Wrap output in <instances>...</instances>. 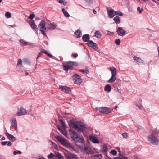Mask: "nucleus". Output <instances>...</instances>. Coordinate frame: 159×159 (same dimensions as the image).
I'll return each instance as SVG.
<instances>
[{"instance_id": "obj_1", "label": "nucleus", "mask_w": 159, "mask_h": 159, "mask_svg": "<svg viewBox=\"0 0 159 159\" xmlns=\"http://www.w3.org/2000/svg\"><path fill=\"white\" fill-rule=\"evenodd\" d=\"M68 122L70 127L79 132H83L86 129V127L84 124L80 122L75 121V120H69Z\"/></svg>"}, {"instance_id": "obj_2", "label": "nucleus", "mask_w": 159, "mask_h": 159, "mask_svg": "<svg viewBox=\"0 0 159 159\" xmlns=\"http://www.w3.org/2000/svg\"><path fill=\"white\" fill-rule=\"evenodd\" d=\"M69 134L70 137L74 141L76 142H81L83 141L82 138L75 131L70 130Z\"/></svg>"}, {"instance_id": "obj_3", "label": "nucleus", "mask_w": 159, "mask_h": 159, "mask_svg": "<svg viewBox=\"0 0 159 159\" xmlns=\"http://www.w3.org/2000/svg\"><path fill=\"white\" fill-rule=\"evenodd\" d=\"M148 141L150 142L153 145H157L159 143L158 140L157 138L152 134L148 136L147 138Z\"/></svg>"}, {"instance_id": "obj_4", "label": "nucleus", "mask_w": 159, "mask_h": 159, "mask_svg": "<svg viewBox=\"0 0 159 159\" xmlns=\"http://www.w3.org/2000/svg\"><path fill=\"white\" fill-rule=\"evenodd\" d=\"M66 63L67 64H63L62 65L64 70L66 71H67L69 69H71L75 63L74 62L71 61L66 62Z\"/></svg>"}, {"instance_id": "obj_5", "label": "nucleus", "mask_w": 159, "mask_h": 159, "mask_svg": "<svg viewBox=\"0 0 159 159\" xmlns=\"http://www.w3.org/2000/svg\"><path fill=\"white\" fill-rule=\"evenodd\" d=\"M57 139L58 141L62 145H67V146H70L72 148H73V145L70 143H67V141L65 139L59 136L57 137Z\"/></svg>"}, {"instance_id": "obj_6", "label": "nucleus", "mask_w": 159, "mask_h": 159, "mask_svg": "<svg viewBox=\"0 0 159 159\" xmlns=\"http://www.w3.org/2000/svg\"><path fill=\"white\" fill-rule=\"evenodd\" d=\"M73 79L75 83L77 84H80L82 83L81 77L77 74H75L73 75Z\"/></svg>"}, {"instance_id": "obj_7", "label": "nucleus", "mask_w": 159, "mask_h": 159, "mask_svg": "<svg viewBox=\"0 0 159 159\" xmlns=\"http://www.w3.org/2000/svg\"><path fill=\"white\" fill-rule=\"evenodd\" d=\"M27 113L26 110L23 107H21L19 109L16 113L17 116L25 115Z\"/></svg>"}, {"instance_id": "obj_8", "label": "nucleus", "mask_w": 159, "mask_h": 159, "mask_svg": "<svg viewBox=\"0 0 159 159\" xmlns=\"http://www.w3.org/2000/svg\"><path fill=\"white\" fill-rule=\"evenodd\" d=\"M99 111L103 113L107 114L111 112V110L107 107H101L98 109Z\"/></svg>"}, {"instance_id": "obj_9", "label": "nucleus", "mask_w": 159, "mask_h": 159, "mask_svg": "<svg viewBox=\"0 0 159 159\" xmlns=\"http://www.w3.org/2000/svg\"><path fill=\"white\" fill-rule=\"evenodd\" d=\"M46 23L45 21L43 20H42L40 23L38 25V26L39 29L40 31L46 30Z\"/></svg>"}, {"instance_id": "obj_10", "label": "nucleus", "mask_w": 159, "mask_h": 159, "mask_svg": "<svg viewBox=\"0 0 159 159\" xmlns=\"http://www.w3.org/2000/svg\"><path fill=\"white\" fill-rule=\"evenodd\" d=\"M66 156L67 159H79L76 155L69 152L66 153Z\"/></svg>"}, {"instance_id": "obj_11", "label": "nucleus", "mask_w": 159, "mask_h": 159, "mask_svg": "<svg viewBox=\"0 0 159 159\" xmlns=\"http://www.w3.org/2000/svg\"><path fill=\"white\" fill-rule=\"evenodd\" d=\"M59 89L61 90L63 92L67 93H70L71 92L70 88L66 86L60 85Z\"/></svg>"}, {"instance_id": "obj_12", "label": "nucleus", "mask_w": 159, "mask_h": 159, "mask_svg": "<svg viewBox=\"0 0 159 159\" xmlns=\"http://www.w3.org/2000/svg\"><path fill=\"white\" fill-rule=\"evenodd\" d=\"M88 45L92 48L93 49L97 50L98 49V47L97 44L92 41L89 40L87 43Z\"/></svg>"}, {"instance_id": "obj_13", "label": "nucleus", "mask_w": 159, "mask_h": 159, "mask_svg": "<svg viewBox=\"0 0 159 159\" xmlns=\"http://www.w3.org/2000/svg\"><path fill=\"white\" fill-rule=\"evenodd\" d=\"M108 17L110 18H112L116 15V11L113 9L107 10Z\"/></svg>"}, {"instance_id": "obj_14", "label": "nucleus", "mask_w": 159, "mask_h": 159, "mask_svg": "<svg viewBox=\"0 0 159 159\" xmlns=\"http://www.w3.org/2000/svg\"><path fill=\"white\" fill-rule=\"evenodd\" d=\"M117 32L118 34L120 36H123L125 34V31L122 27H118Z\"/></svg>"}, {"instance_id": "obj_15", "label": "nucleus", "mask_w": 159, "mask_h": 159, "mask_svg": "<svg viewBox=\"0 0 159 159\" xmlns=\"http://www.w3.org/2000/svg\"><path fill=\"white\" fill-rule=\"evenodd\" d=\"M29 23L32 29L34 30L35 31H37L38 29L36 25L33 20H29Z\"/></svg>"}, {"instance_id": "obj_16", "label": "nucleus", "mask_w": 159, "mask_h": 159, "mask_svg": "<svg viewBox=\"0 0 159 159\" xmlns=\"http://www.w3.org/2000/svg\"><path fill=\"white\" fill-rule=\"evenodd\" d=\"M57 25V24L54 23H50L48 24V28L50 30H53L56 29Z\"/></svg>"}, {"instance_id": "obj_17", "label": "nucleus", "mask_w": 159, "mask_h": 159, "mask_svg": "<svg viewBox=\"0 0 159 159\" xmlns=\"http://www.w3.org/2000/svg\"><path fill=\"white\" fill-rule=\"evenodd\" d=\"M5 134L10 140L12 141H14L16 140V138L12 135L8 133H6Z\"/></svg>"}, {"instance_id": "obj_18", "label": "nucleus", "mask_w": 159, "mask_h": 159, "mask_svg": "<svg viewBox=\"0 0 159 159\" xmlns=\"http://www.w3.org/2000/svg\"><path fill=\"white\" fill-rule=\"evenodd\" d=\"M111 72L112 75H116L117 74L116 69L113 67H110L109 68Z\"/></svg>"}, {"instance_id": "obj_19", "label": "nucleus", "mask_w": 159, "mask_h": 159, "mask_svg": "<svg viewBox=\"0 0 159 159\" xmlns=\"http://www.w3.org/2000/svg\"><path fill=\"white\" fill-rule=\"evenodd\" d=\"M89 137V139L93 143H99V141L96 137L93 136H90Z\"/></svg>"}, {"instance_id": "obj_20", "label": "nucleus", "mask_w": 159, "mask_h": 159, "mask_svg": "<svg viewBox=\"0 0 159 159\" xmlns=\"http://www.w3.org/2000/svg\"><path fill=\"white\" fill-rule=\"evenodd\" d=\"M84 152L87 154H89L91 153L92 151L90 148L87 147V146H85L84 148Z\"/></svg>"}, {"instance_id": "obj_21", "label": "nucleus", "mask_w": 159, "mask_h": 159, "mask_svg": "<svg viewBox=\"0 0 159 159\" xmlns=\"http://www.w3.org/2000/svg\"><path fill=\"white\" fill-rule=\"evenodd\" d=\"M71 115L70 114H62V118H66V119H72L71 117Z\"/></svg>"}, {"instance_id": "obj_22", "label": "nucleus", "mask_w": 159, "mask_h": 159, "mask_svg": "<svg viewBox=\"0 0 159 159\" xmlns=\"http://www.w3.org/2000/svg\"><path fill=\"white\" fill-rule=\"evenodd\" d=\"M133 59L134 60L140 63H143L144 62V61L142 60L141 58L136 56H134L133 57Z\"/></svg>"}, {"instance_id": "obj_23", "label": "nucleus", "mask_w": 159, "mask_h": 159, "mask_svg": "<svg viewBox=\"0 0 159 159\" xmlns=\"http://www.w3.org/2000/svg\"><path fill=\"white\" fill-rule=\"evenodd\" d=\"M116 80V76L112 75L111 77L107 81V82L109 83H112L114 82Z\"/></svg>"}, {"instance_id": "obj_24", "label": "nucleus", "mask_w": 159, "mask_h": 159, "mask_svg": "<svg viewBox=\"0 0 159 159\" xmlns=\"http://www.w3.org/2000/svg\"><path fill=\"white\" fill-rule=\"evenodd\" d=\"M111 90V87L109 85H107L105 86L104 88V90L105 91L110 92Z\"/></svg>"}, {"instance_id": "obj_25", "label": "nucleus", "mask_w": 159, "mask_h": 159, "mask_svg": "<svg viewBox=\"0 0 159 159\" xmlns=\"http://www.w3.org/2000/svg\"><path fill=\"white\" fill-rule=\"evenodd\" d=\"M103 152L105 154H107V152L108 150V148L106 145H104L102 146Z\"/></svg>"}, {"instance_id": "obj_26", "label": "nucleus", "mask_w": 159, "mask_h": 159, "mask_svg": "<svg viewBox=\"0 0 159 159\" xmlns=\"http://www.w3.org/2000/svg\"><path fill=\"white\" fill-rule=\"evenodd\" d=\"M83 40L84 42L88 41L89 40V38L88 34H85L83 35L82 37Z\"/></svg>"}, {"instance_id": "obj_27", "label": "nucleus", "mask_w": 159, "mask_h": 159, "mask_svg": "<svg viewBox=\"0 0 159 159\" xmlns=\"http://www.w3.org/2000/svg\"><path fill=\"white\" fill-rule=\"evenodd\" d=\"M120 18L118 16H116L113 18L114 21L117 24L120 23Z\"/></svg>"}, {"instance_id": "obj_28", "label": "nucleus", "mask_w": 159, "mask_h": 159, "mask_svg": "<svg viewBox=\"0 0 159 159\" xmlns=\"http://www.w3.org/2000/svg\"><path fill=\"white\" fill-rule=\"evenodd\" d=\"M75 34L77 38L80 37L82 35L81 32L80 30L78 29L75 32Z\"/></svg>"}, {"instance_id": "obj_29", "label": "nucleus", "mask_w": 159, "mask_h": 159, "mask_svg": "<svg viewBox=\"0 0 159 159\" xmlns=\"http://www.w3.org/2000/svg\"><path fill=\"white\" fill-rule=\"evenodd\" d=\"M62 11L63 12L64 15L67 17H69L70 15L66 11H65V9L64 8L62 9Z\"/></svg>"}, {"instance_id": "obj_30", "label": "nucleus", "mask_w": 159, "mask_h": 159, "mask_svg": "<svg viewBox=\"0 0 159 159\" xmlns=\"http://www.w3.org/2000/svg\"><path fill=\"white\" fill-rule=\"evenodd\" d=\"M59 123L61 125L63 129H65L66 127V125L65 124L63 120H59Z\"/></svg>"}, {"instance_id": "obj_31", "label": "nucleus", "mask_w": 159, "mask_h": 159, "mask_svg": "<svg viewBox=\"0 0 159 159\" xmlns=\"http://www.w3.org/2000/svg\"><path fill=\"white\" fill-rule=\"evenodd\" d=\"M11 122L13 126L15 127L16 128L17 127V122L16 120H11Z\"/></svg>"}, {"instance_id": "obj_32", "label": "nucleus", "mask_w": 159, "mask_h": 159, "mask_svg": "<svg viewBox=\"0 0 159 159\" xmlns=\"http://www.w3.org/2000/svg\"><path fill=\"white\" fill-rule=\"evenodd\" d=\"M56 154V159H63L61 155L59 153H57Z\"/></svg>"}, {"instance_id": "obj_33", "label": "nucleus", "mask_w": 159, "mask_h": 159, "mask_svg": "<svg viewBox=\"0 0 159 159\" xmlns=\"http://www.w3.org/2000/svg\"><path fill=\"white\" fill-rule=\"evenodd\" d=\"M19 41L20 43L21 44V45L24 46H26L27 45V43L23 39H20Z\"/></svg>"}, {"instance_id": "obj_34", "label": "nucleus", "mask_w": 159, "mask_h": 159, "mask_svg": "<svg viewBox=\"0 0 159 159\" xmlns=\"http://www.w3.org/2000/svg\"><path fill=\"white\" fill-rule=\"evenodd\" d=\"M95 36L97 38H100L101 36V34L99 31H97L95 32Z\"/></svg>"}, {"instance_id": "obj_35", "label": "nucleus", "mask_w": 159, "mask_h": 159, "mask_svg": "<svg viewBox=\"0 0 159 159\" xmlns=\"http://www.w3.org/2000/svg\"><path fill=\"white\" fill-rule=\"evenodd\" d=\"M22 60L21 59H19L17 61V65L20 67H23V66L22 64Z\"/></svg>"}, {"instance_id": "obj_36", "label": "nucleus", "mask_w": 159, "mask_h": 159, "mask_svg": "<svg viewBox=\"0 0 159 159\" xmlns=\"http://www.w3.org/2000/svg\"><path fill=\"white\" fill-rule=\"evenodd\" d=\"M59 2L61 4H62L63 5L65 6L66 5L67 2L64 0H59Z\"/></svg>"}, {"instance_id": "obj_37", "label": "nucleus", "mask_w": 159, "mask_h": 159, "mask_svg": "<svg viewBox=\"0 0 159 159\" xmlns=\"http://www.w3.org/2000/svg\"><path fill=\"white\" fill-rule=\"evenodd\" d=\"M60 132L63 135L67 137V133L66 131L63 130H60Z\"/></svg>"}, {"instance_id": "obj_38", "label": "nucleus", "mask_w": 159, "mask_h": 159, "mask_svg": "<svg viewBox=\"0 0 159 159\" xmlns=\"http://www.w3.org/2000/svg\"><path fill=\"white\" fill-rule=\"evenodd\" d=\"M23 62L26 64H28L29 65H30V60L26 58H25L23 59Z\"/></svg>"}, {"instance_id": "obj_39", "label": "nucleus", "mask_w": 159, "mask_h": 159, "mask_svg": "<svg viewBox=\"0 0 159 159\" xmlns=\"http://www.w3.org/2000/svg\"><path fill=\"white\" fill-rule=\"evenodd\" d=\"M5 16L7 18H9L11 16V15L9 12H6L5 14Z\"/></svg>"}, {"instance_id": "obj_40", "label": "nucleus", "mask_w": 159, "mask_h": 159, "mask_svg": "<svg viewBox=\"0 0 159 159\" xmlns=\"http://www.w3.org/2000/svg\"><path fill=\"white\" fill-rule=\"evenodd\" d=\"M116 15L120 16H123V14L120 11H116Z\"/></svg>"}, {"instance_id": "obj_41", "label": "nucleus", "mask_w": 159, "mask_h": 159, "mask_svg": "<svg viewBox=\"0 0 159 159\" xmlns=\"http://www.w3.org/2000/svg\"><path fill=\"white\" fill-rule=\"evenodd\" d=\"M110 153L113 155H115L117 154V151L115 150H112L110 152Z\"/></svg>"}, {"instance_id": "obj_42", "label": "nucleus", "mask_w": 159, "mask_h": 159, "mask_svg": "<svg viewBox=\"0 0 159 159\" xmlns=\"http://www.w3.org/2000/svg\"><path fill=\"white\" fill-rule=\"evenodd\" d=\"M55 156V155L53 154L52 153H51L49 155H48V157L50 159H52Z\"/></svg>"}, {"instance_id": "obj_43", "label": "nucleus", "mask_w": 159, "mask_h": 159, "mask_svg": "<svg viewBox=\"0 0 159 159\" xmlns=\"http://www.w3.org/2000/svg\"><path fill=\"white\" fill-rule=\"evenodd\" d=\"M122 135L124 138H127L128 137V134L126 132L123 133Z\"/></svg>"}, {"instance_id": "obj_44", "label": "nucleus", "mask_w": 159, "mask_h": 159, "mask_svg": "<svg viewBox=\"0 0 159 159\" xmlns=\"http://www.w3.org/2000/svg\"><path fill=\"white\" fill-rule=\"evenodd\" d=\"M35 16L34 14H30L29 15L28 18L29 19L32 20L35 17Z\"/></svg>"}, {"instance_id": "obj_45", "label": "nucleus", "mask_w": 159, "mask_h": 159, "mask_svg": "<svg viewBox=\"0 0 159 159\" xmlns=\"http://www.w3.org/2000/svg\"><path fill=\"white\" fill-rule=\"evenodd\" d=\"M120 40L119 39H116L115 40V43L117 45H119L120 44Z\"/></svg>"}, {"instance_id": "obj_46", "label": "nucleus", "mask_w": 159, "mask_h": 159, "mask_svg": "<svg viewBox=\"0 0 159 159\" xmlns=\"http://www.w3.org/2000/svg\"><path fill=\"white\" fill-rule=\"evenodd\" d=\"M136 106L138 107V108L140 110L142 109L143 108V106L141 104L139 105L138 104H136Z\"/></svg>"}, {"instance_id": "obj_47", "label": "nucleus", "mask_w": 159, "mask_h": 159, "mask_svg": "<svg viewBox=\"0 0 159 159\" xmlns=\"http://www.w3.org/2000/svg\"><path fill=\"white\" fill-rule=\"evenodd\" d=\"M21 153V152L19 151H14L13 152V154L15 155L18 154H20Z\"/></svg>"}, {"instance_id": "obj_48", "label": "nucleus", "mask_w": 159, "mask_h": 159, "mask_svg": "<svg viewBox=\"0 0 159 159\" xmlns=\"http://www.w3.org/2000/svg\"><path fill=\"white\" fill-rule=\"evenodd\" d=\"M114 90L116 92H119L120 93H121L120 90L117 87H114Z\"/></svg>"}, {"instance_id": "obj_49", "label": "nucleus", "mask_w": 159, "mask_h": 159, "mask_svg": "<svg viewBox=\"0 0 159 159\" xmlns=\"http://www.w3.org/2000/svg\"><path fill=\"white\" fill-rule=\"evenodd\" d=\"M40 50L41 51L42 53H44L45 54H48V52L47 51L43 48H40Z\"/></svg>"}, {"instance_id": "obj_50", "label": "nucleus", "mask_w": 159, "mask_h": 159, "mask_svg": "<svg viewBox=\"0 0 159 159\" xmlns=\"http://www.w3.org/2000/svg\"><path fill=\"white\" fill-rule=\"evenodd\" d=\"M137 10L138 11L139 13L140 14L142 12V8L141 9L140 7H138L137 8Z\"/></svg>"}, {"instance_id": "obj_51", "label": "nucleus", "mask_w": 159, "mask_h": 159, "mask_svg": "<svg viewBox=\"0 0 159 159\" xmlns=\"http://www.w3.org/2000/svg\"><path fill=\"white\" fill-rule=\"evenodd\" d=\"M46 30H43L40 31L41 32V33H42V34H43L44 36H47L45 32Z\"/></svg>"}, {"instance_id": "obj_52", "label": "nucleus", "mask_w": 159, "mask_h": 159, "mask_svg": "<svg viewBox=\"0 0 159 159\" xmlns=\"http://www.w3.org/2000/svg\"><path fill=\"white\" fill-rule=\"evenodd\" d=\"M8 143V142L7 141H4V142H2L1 143V144L2 145H6Z\"/></svg>"}, {"instance_id": "obj_53", "label": "nucleus", "mask_w": 159, "mask_h": 159, "mask_svg": "<svg viewBox=\"0 0 159 159\" xmlns=\"http://www.w3.org/2000/svg\"><path fill=\"white\" fill-rule=\"evenodd\" d=\"M86 2L88 3H92L93 0H85Z\"/></svg>"}, {"instance_id": "obj_54", "label": "nucleus", "mask_w": 159, "mask_h": 159, "mask_svg": "<svg viewBox=\"0 0 159 159\" xmlns=\"http://www.w3.org/2000/svg\"><path fill=\"white\" fill-rule=\"evenodd\" d=\"M42 55V53L41 52H40L39 54L38 55L37 57V60L39 57H40Z\"/></svg>"}, {"instance_id": "obj_55", "label": "nucleus", "mask_w": 159, "mask_h": 159, "mask_svg": "<svg viewBox=\"0 0 159 159\" xmlns=\"http://www.w3.org/2000/svg\"><path fill=\"white\" fill-rule=\"evenodd\" d=\"M84 70V72L83 73L85 74H88V73H89V71L88 70L86 69Z\"/></svg>"}, {"instance_id": "obj_56", "label": "nucleus", "mask_w": 159, "mask_h": 159, "mask_svg": "<svg viewBox=\"0 0 159 159\" xmlns=\"http://www.w3.org/2000/svg\"><path fill=\"white\" fill-rule=\"evenodd\" d=\"M73 56L74 57H76L78 56V54L77 53H74L72 54Z\"/></svg>"}, {"instance_id": "obj_57", "label": "nucleus", "mask_w": 159, "mask_h": 159, "mask_svg": "<svg viewBox=\"0 0 159 159\" xmlns=\"http://www.w3.org/2000/svg\"><path fill=\"white\" fill-rule=\"evenodd\" d=\"M96 156H97V157H100V158H102V155L101 154H98L97 155H96Z\"/></svg>"}, {"instance_id": "obj_58", "label": "nucleus", "mask_w": 159, "mask_h": 159, "mask_svg": "<svg viewBox=\"0 0 159 159\" xmlns=\"http://www.w3.org/2000/svg\"><path fill=\"white\" fill-rule=\"evenodd\" d=\"M7 143V145L8 146H10L12 144L10 142H8Z\"/></svg>"}, {"instance_id": "obj_59", "label": "nucleus", "mask_w": 159, "mask_h": 159, "mask_svg": "<svg viewBox=\"0 0 159 159\" xmlns=\"http://www.w3.org/2000/svg\"><path fill=\"white\" fill-rule=\"evenodd\" d=\"M57 127L58 129L59 130V131H60V130H62L61 129V127L60 126L58 125L57 126Z\"/></svg>"}, {"instance_id": "obj_60", "label": "nucleus", "mask_w": 159, "mask_h": 159, "mask_svg": "<svg viewBox=\"0 0 159 159\" xmlns=\"http://www.w3.org/2000/svg\"><path fill=\"white\" fill-rule=\"evenodd\" d=\"M93 13L94 14H96V13H97V12L96 11V10H95L94 9H93Z\"/></svg>"}, {"instance_id": "obj_61", "label": "nucleus", "mask_w": 159, "mask_h": 159, "mask_svg": "<svg viewBox=\"0 0 159 159\" xmlns=\"http://www.w3.org/2000/svg\"><path fill=\"white\" fill-rule=\"evenodd\" d=\"M47 55L50 57H52V56L51 54H50L48 53V54H47Z\"/></svg>"}, {"instance_id": "obj_62", "label": "nucleus", "mask_w": 159, "mask_h": 159, "mask_svg": "<svg viewBox=\"0 0 159 159\" xmlns=\"http://www.w3.org/2000/svg\"><path fill=\"white\" fill-rule=\"evenodd\" d=\"M25 75H28L29 74V73L28 72H27L26 71H25Z\"/></svg>"}, {"instance_id": "obj_63", "label": "nucleus", "mask_w": 159, "mask_h": 159, "mask_svg": "<svg viewBox=\"0 0 159 159\" xmlns=\"http://www.w3.org/2000/svg\"><path fill=\"white\" fill-rule=\"evenodd\" d=\"M80 71L83 73L84 72V70H80Z\"/></svg>"}, {"instance_id": "obj_64", "label": "nucleus", "mask_w": 159, "mask_h": 159, "mask_svg": "<svg viewBox=\"0 0 159 159\" xmlns=\"http://www.w3.org/2000/svg\"><path fill=\"white\" fill-rule=\"evenodd\" d=\"M157 51H158V55L159 56V47H158L157 48Z\"/></svg>"}]
</instances>
